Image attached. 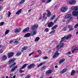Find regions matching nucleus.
Segmentation results:
<instances>
[{
    "label": "nucleus",
    "mask_w": 78,
    "mask_h": 78,
    "mask_svg": "<svg viewBox=\"0 0 78 78\" xmlns=\"http://www.w3.org/2000/svg\"><path fill=\"white\" fill-rule=\"evenodd\" d=\"M62 42L60 41V43L56 47V49L57 50L55 52V53L52 57L53 58H57V57H58V56H59V50L60 48H61L63 47V46H64V44Z\"/></svg>",
    "instance_id": "nucleus-1"
},
{
    "label": "nucleus",
    "mask_w": 78,
    "mask_h": 78,
    "mask_svg": "<svg viewBox=\"0 0 78 78\" xmlns=\"http://www.w3.org/2000/svg\"><path fill=\"white\" fill-rule=\"evenodd\" d=\"M67 27L69 28V32L71 31H73V26H71L70 25H66V27H65L62 30V31H67Z\"/></svg>",
    "instance_id": "nucleus-2"
},
{
    "label": "nucleus",
    "mask_w": 78,
    "mask_h": 78,
    "mask_svg": "<svg viewBox=\"0 0 78 78\" xmlns=\"http://www.w3.org/2000/svg\"><path fill=\"white\" fill-rule=\"evenodd\" d=\"M14 55V53L13 52H9L7 54V57L9 58H11Z\"/></svg>",
    "instance_id": "nucleus-3"
},
{
    "label": "nucleus",
    "mask_w": 78,
    "mask_h": 78,
    "mask_svg": "<svg viewBox=\"0 0 78 78\" xmlns=\"http://www.w3.org/2000/svg\"><path fill=\"white\" fill-rule=\"evenodd\" d=\"M68 8L67 7H62L61 9V11L62 12H65L67 10Z\"/></svg>",
    "instance_id": "nucleus-4"
},
{
    "label": "nucleus",
    "mask_w": 78,
    "mask_h": 78,
    "mask_svg": "<svg viewBox=\"0 0 78 78\" xmlns=\"http://www.w3.org/2000/svg\"><path fill=\"white\" fill-rule=\"evenodd\" d=\"M36 33H37L36 30H32V31L30 32L31 36H34L36 34Z\"/></svg>",
    "instance_id": "nucleus-5"
},
{
    "label": "nucleus",
    "mask_w": 78,
    "mask_h": 78,
    "mask_svg": "<svg viewBox=\"0 0 78 78\" xmlns=\"http://www.w3.org/2000/svg\"><path fill=\"white\" fill-rule=\"evenodd\" d=\"M69 3L71 5H73L76 3V1L75 0H72L69 2Z\"/></svg>",
    "instance_id": "nucleus-6"
},
{
    "label": "nucleus",
    "mask_w": 78,
    "mask_h": 78,
    "mask_svg": "<svg viewBox=\"0 0 78 78\" xmlns=\"http://www.w3.org/2000/svg\"><path fill=\"white\" fill-rule=\"evenodd\" d=\"M53 25H54V23L52 22H51L48 23V26L49 28H51V27H52Z\"/></svg>",
    "instance_id": "nucleus-7"
},
{
    "label": "nucleus",
    "mask_w": 78,
    "mask_h": 78,
    "mask_svg": "<svg viewBox=\"0 0 78 78\" xmlns=\"http://www.w3.org/2000/svg\"><path fill=\"white\" fill-rule=\"evenodd\" d=\"M72 14L73 16H75V17L78 16V11H73Z\"/></svg>",
    "instance_id": "nucleus-8"
},
{
    "label": "nucleus",
    "mask_w": 78,
    "mask_h": 78,
    "mask_svg": "<svg viewBox=\"0 0 78 78\" xmlns=\"http://www.w3.org/2000/svg\"><path fill=\"white\" fill-rule=\"evenodd\" d=\"M46 11L48 12V14H47V17H50V16H51V12L50 11L48 10H47Z\"/></svg>",
    "instance_id": "nucleus-9"
},
{
    "label": "nucleus",
    "mask_w": 78,
    "mask_h": 78,
    "mask_svg": "<svg viewBox=\"0 0 78 78\" xmlns=\"http://www.w3.org/2000/svg\"><path fill=\"white\" fill-rule=\"evenodd\" d=\"M52 72H53L52 70H48L47 71V72H46L45 75H49V74H51V73Z\"/></svg>",
    "instance_id": "nucleus-10"
},
{
    "label": "nucleus",
    "mask_w": 78,
    "mask_h": 78,
    "mask_svg": "<svg viewBox=\"0 0 78 78\" xmlns=\"http://www.w3.org/2000/svg\"><path fill=\"white\" fill-rule=\"evenodd\" d=\"M29 30H30V28L27 27L23 30L22 33H25V32H27V31H28Z\"/></svg>",
    "instance_id": "nucleus-11"
},
{
    "label": "nucleus",
    "mask_w": 78,
    "mask_h": 78,
    "mask_svg": "<svg viewBox=\"0 0 78 78\" xmlns=\"http://www.w3.org/2000/svg\"><path fill=\"white\" fill-rule=\"evenodd\" d=\"M34 66V64L32 63L28 65L27 66L28 69H31V68L33 67Z\"/></svg>",
    "instance_id": "nucleus-12"
},
{
    "label": "nucleus",
    "mask_w": 78,
    "mask_h": 78,
    "mask_svg": "<svg viewBox=\"0 0 78 78\" xmlns=\"http://www.w3.org/2000/svg\"><path fill=\"white\" fill-rule=\"evenodd\" d=\"M21 30H22V28H20L18 29H16L15 30V33H18L19 32H20V31H21Z\"/></svg>",
    "instance_id": "nucleus-13"
},
{
    "label": "nucleus",
    "mask_w": 78,
    "mask_h": 78,
    "mask_svg": "<svg viewBox=\"0 0 78 78\" xmlns=\"http://www.w3.org/2000/svg\"><path fill=\"white\" fill-rule=\"evenodd\" d=\"M30 36H31V33H27L25 35L24 37H30Z\"/></svg>",
    "instance_id": "nucleus-14"
},
{
    "label": "nucleus",
    "mask_w": 78,
    "mask_h": 78,
    "mask_svg": "<svg viewBox=\"0 0 78 78\" xmlns=\"http://www.w3.org/2000/svg\"><path fill=\"white\" fill-rule=\"evenodd\" d=\"M28 48V47L24 46L21 49V52H23V50H26Z\"/></svg>",
    "instance_id": "nucleus-15"
},
{
    "label": "nucleus",
    "mask_w": 78,
    "mask_h": 78,
    "mask_svg": "<svg viewBox=\"0 0 78 78\" xmlns=\"http://www.w3.org/2000/svg\"><path fill=\"white\" fill-rule=\"evenodd\" d=\"M28 65V64H24L22 66V67L20 68V70H22V69H23V68H25V67H27V66Z\"/></svg>",
    "instance_id": "nucleus-16"
},
{
    "label": "nucleus",
    "mask_w": 78,
    "mask_h": 78,
    "mask_svg": "<svg viewBox=\"0 0 78 78\" xmlns=\"http://www.w3.org/2000/svg\"><path fill=\"white\" fill-rule=\"evenodd\" d=\"M17 66H13V68L11 69V72H13V71H14L16 69H17Z\"/></svg>",
    "instance_id": "nucleus-17"
},
{
    "label": "nucleus",
    "mask_w": 78,
    "mask_h": 78,
    "mask_svg": "<svg viewBox=\"0 0 78 78\" xmlns=\"http://www.w3.org/2000/svg\"><path fill=\"white\" fill-rule=\"evenodd\" d=\"M45 15H46V13H44L43 15V18L44 20H46V19H47V16H45Z\"/></svg>",
    "instance_id": "nucleus-18"
},
{
    "label": "nucleus",
    "mask_w": 78,
    "mask_h": 78,
    "mask_svg": "<svg viewBox=\"0 0 78 78\" xmlns=\"http://www.w3.org/2000/svg\"><path fill=\"white\" fill-rule=\"evenodd\" d=\"M72 37V35L70 34H69L68 35L66 38V40H67V39H69L70 37Z\"/></svg>",
    "instance_id": "nucleus-19"
},
{
    "label": "nucleus",
    "mask_w": 78,
    "mask_h": 78,
    "mask_svg": "<svg viewBox=\"0 0 78 78\" xmlns=\"http://www.w3.org/2000/svg\"><path fill=\"white\" fill-rule=\"evenodd\" d=\"M71 15L70 14H68L65 16L66 19H69V18L70 17Z\"/></svg>",
    "instance_id": "nucleus-20"
},
{
    "label": "nucleus",
    "mask_w": 78,
    "mask_h": 78,
    "mask_svg": "<svg viewBox=\"0 0 78 78\" xmlns=\"http://www.w3.org/2000/svg\"><path fill=\"white\" fill-rule=\"evenodd\" d=\"M75 74V70H73L71 73V75L73 76Z\"/></svg>",
    "instance_id": "nucleus-21"
},
{
    "label": "nucleus",
    "mask_w": 78,
    "mask_h": 78,
    "mask_svg": "<svg viewBox=\"0 0 78 78\" xmlns=\"http://www.w3.org/2000/svg\"><path fill=\"white\" fill-rule=\"evenodd\" d=\"M22 12V9H20L19 11H18L17 12H16V14L17 15H19V14H20Z\"/></svg>",
    "instance_id": "nucleus-22"
},
{
    "label": "nucleus",
    "mask_w": 78,
    "mask_h": 78,
    "mask_svg": "<svg viewBox=\"0 0 78 78\" xmlns=\"http://www.w3.org/2000/svg\"><path fill=\"white\" fill-rule=\"evenodd\" d=\"M58 27V25H56L53 26L51 28V29L52 30H53L54 29H55V28H57Z\"/></svg>",
    "instance_id": "nucleus-23"
},
{
    "label": "nucleus",
    "mask_w": 78,
    "mask_h": 78,
    "mask_svg": "<svg viewBox=\"0 0 78 78\" xmlns=\"http://www.w3.org/2000/svg\"><path fill=\"white\" fill-rule=\"evenodd\" d=\"M66 38V36H64L63 37H62L61 39V40L60 41L61 42H62V41H65V39Z\"/></svg>",
    "instance_id": "nucleus-24"
},
{
    "label": "nucleus",
    "mask_w": 78,
    "mask_h": 78,
    "mask_svg": "<svg viewBox=\"0 0 78 78\" xmlns=\"http://www.w3.org/2000/svg\"><path fill=\"white\" fill-rule=\"evenodd\" d=\"M72 17H70L69 19H68L67 20V22L68 23H69L70 21H72Z\"/></svg>",
    "instance_id": "nucleus-25"
},
{
    "label": "nucleus",
    "mask_w": 78,
    "mask_h": 78,
    "mask_svg": "<svg viewBox=\"0 0 78 78\" xmlns=\"http://www.w3.org/2000/svg\"><path fill=\"white\" fill-rule=\"evenodd\" d=\"M40 39V37H37L35 39V40H34L35 42H37Z\"/></svg>",
    "instance_id": "nucleus-26"
},
{
    "label": "nucleus",
    "mask_w": 78,
    "mask_h": 78,
    "mask_svg": "<svg viewBox=\"0 0 78 78\" xmlns=\"http://www.w3.org/2000/svg\"><path fill=\"white\" fill-rule=\"evenodd\" d=\"M64 61H65V59H61L59 62V64H61V63H62Z\"/></svg>",
    "instance_id": "nucleus-27"
},
{
    "label": "nucleus",
    "mask_w": 78,
    "mask_h": 78,
    "mask_svg": "<svg viewBox=\"0 0 78 78\" xmlns=\"http://www.w3.org/2000/svg\"><path fill=\"white\" fill-rule=\"evenodd\" d=\"M67 71V69H64L63 70L61 71V73H64V72H66Z\"/></svg>",
    "instance_id": "nucleus-28"
},
{
    "label": "nucleus",
    "mask_w": 78,
    "mask_h": 78,
    "mask_svg": "<svg viewBox=\"0 0 78 78\" xmlns=\"http://www.w3.org/2000/svg\"><path fill=\"white\" fill-rule=\"evenodd\" d=\"M46 67V66H43L41 69V71H42V70H44V69H45Z\"/></svg>",
    "instance_id": "nucleus-29"
},
{
    "label": "nucleus",
    "mask_w": 78,
    "mask_h": 78,
    "mask_svg": "<svg viewBox=\"0 0 78 78\" xmlns=\"http://www.w3.org/2000/svg\"><path fill=\"white\" fill-rule=\"evenodd\" d=\"M74 11H77L78 10V7L77 6H75L73 8Z\"/></svg>",
    "instance_id": "nucleus-30"
},
{
    "label": "nucleus",
    "mask_w": 78,
    "mask_h": 78,
    "mask_svg": "<svg viewBox=\"0 0 78 78\" xmlns=\"http://www.w3.org/2000/svg\"><path fill=\"white\" fill-rule=\"evenodd\" d=\"M55 17H56V16L55 15H53V16L51 18L50 20L51 21H52V20H53L55 18Z\"/></svg>",
    "instance_id": "nucleus-31"
},
{
    "label": "nucleus",
    "mask_w": 78,
    "mask_h": 78,
    "mask_svg": "<svg viewBox=\"0 0 78 78\" xmlns=\"http://www.w3.org/2000/svg\"><path fill=\"white\" fill-rule=\"evenodd\" d=\"M44 64V62H42L40 63L39 65H38L37 66V67H40V66H42V65H43V64Z\"/></svg>",
    "instance_id": "nucleus-32"
},
{
    "label": "nucleus",
    "mask_w": 78,
    "mask_h": 78,
    "mask_svg": "<svg viewBox=\"0 0 78 78\" xmlns=\"http://www.w3.org/2000/svg\"><path fill=\"white\" fill-rule=\"evenodd\" d=\"M36 27L34 25H33L32 26V30H36Z\"/></svg>",
    "instance_id": "nucleus-33"
},
{
    "label": "nucleus",
    "mask_w": 78,
    "mask_h": 78,
    "mask_svg": "<svg viewBox=\"0 0 78 78\" xmlns=\"http://www.w3.org/2000/svg\"><path fill=\"white\" fill-rule=\"evenodd\" d=\"M25 2V0H21V2H19V4H22V3H23Z\"/></svg>",
    "instance_id": "nucleus-34"
},
{
    "label": "nucleus",
    "mask_w": 78,
    "mask_h": 78,
    "mask_svg": "<svg viewBox=\"0 0 78 78\" xmlns=\"http://www.w3.org/2000/svg\"><path fill=\"white\" fill-rule=\"evenodd\" d=\"M55 30H52L50 32V34H51L52 35H53V34L55 33Z\"/></svg>",
    "instance_id": "nucleus-35"
},
{
    "label": "nucleus",
    "mask_w": 78,
    "mask_h": 78,
    "mask_svg": "<svg viewBox=\"0 0 78 78\" xmlns=\"http://www.w3.org/2000/svg\"><path fill=\"white\" fill-rule=\"evenodd\" d=\"M15 60H16V59H10L9 61V62H13L14 61H15Z\"/></svg>",
    "instance_id": "nucleus-36"
},
{
    "label": "nucleus",
    "mask_w": 78,
    "mask_h": 78,
    "mask_svg": "<svg viewBox=\"0 0 78 78\" xmlns=\"http://www.w3.org/2000/svg\"><path fill=\"white\" fill-rule=\"evenodd\" d=\"M77 47L73 46V50H74V51H75V50H77Z\"/></svg>",
    "instance_id": "nucleus-37"
},
{
    "label": "nucleus",
    "mask_w": 78,
    "mask_h": 78,
    "mask_svg": "<svg viewBox=\"0 0 78 78\" xmlns=\"http://www.w3.org/2000/svg\"><path fill=\"white\" fill-rule=\"evenodd\" d=\"M21 53L20 52H18L16 53V55L17 56H19L21 54Z\"/></svg>",
    "instance_id": "nucleus-38"
},
{
    "label": "nucleus",
    "mask_w": 78,
    "mask_h": 78,
    "mask_svg": "<svg viewBox=\"0 0 78 78\" xmlns=\"http://www.w3.org/2000/svg\"><path fill=\"white\" fill-rule=\"evenodd\" d=\"M2 59H7V56L6 55H4L2 57Z\"/></svg>",
    "instance_id": "nucleus-39"
},
{
    "label": "nucleus",
    "mask_w": 78,
    "mask_h": 78,
    "mask_svg": "<svg viewBox=\"0 0 78 78\" xmlns=\"http://www.w3.org/2000/svg\"><path fill=\"white\" fill-rule=\"evenodd\" d=\"M37 51L39 53L38 55H41V54H42V51H41V50H38Z\"/></svg>",
    "instance_id": "nucleus-40"
},
{
    "label": "nucleus",
    "mask_w": 78,
    "mask_h": 78,
    "mask_svg": "<svg viewBox=\"0 0 78 78\" xmlns=\"http://www.w3.org/2000/svg\"><path fill=\"white\" fill-rule=\"evenodd\" d=\"M9 30H6L5 32V34H7L8 33H9Z\"/></svg>",
    "instance_id": "nucleus-41"
},
{
    "label": "nucleus",
    "mask_w": 78,
    "mask_h": 78,
    "mask_svg": "<svg viewBox=\"0 0 78 78\" xmlns=\"http://www.w3.org/2000/svg\"><path fill=\"white\" fill-rule=\"evenodd\" d=\"M11 15V13L9 11H8V17H9Z\"/></svg>",
    "instance_id": "nucleus-42"
},
{
    "label": "nucleus",
    "mask_w": 78,
    "mask_h": 78,
    "mask_svg": "<svg viewBox=\"0 0 78 78\" xmlns=\"http://www.w3.org/2000/svg\"><path fill=\"white\" fill-rule=\"evenodd\" d=\"M19 42L18 41H16L14 42V44H15L16 45H17V44H19Z\"/></svg>",
    "instance_id": "nucleus-43"
},
{
    "label": "nucleus",
    "mask_w": 78,
    "mask_h": 78,
    "mask_svg": "<svg viewBox=\"0 0 78 78\" xmlns=\"http://www.w3.org/2000/svg\"><path fill=\"white\" fill-rule=\"evenodd\" d=\"M36 29H37V28H38V24H35L34 25Z\"/></svg>",
    "instance_id": "nucleus-44"
},
{
    "label": "nucleus",
    "mask_w": 78,
    "mask_h": 78,
    "mask_svg": "<svg viewBox=\"0 0 78 78\" xmlns=\"http://www.w3.org/2000/svg\"><path fill=\"white\" fill-rule=\"evenodd\" d=\"M30 76H31L30 75H28L26 76L25 78H30Z\"/></svg>",
    "instance_id": "nucleus-45"
},
{
    "label": "nucleus",
    "mask_w": 78,
    "mask_h": 78,
    "mask_svg": "<svg viewBox=\"0 0 78 78\" xmlns=\"http://www.w3.org/2000/svg\"><path fill=\"white\" fill-rule=\"evenodd\" d=\"M71 54V52L69 51L66 54V55H70Z\"/></svg>",
    "instance_id": "nucleus-46"
},
{
    "label": "nucleus",
    "mask_w": 78,
    "mask_h": 78,
    "mask_svg": "<svg viewBox=\"0 0 78 78\" xmlns=\"http://www.w3.org/2000/svg\"><path fill=\"white\" fill-rule=\"evenodd\" d=\"M58 20V19H55L54 21L53 22V23H54H54H56V22L57 21V20Z\"/></svg>",
    "instance_id": "nucleus-47"
},
{
    "label": "nucleus",
    "mask_w": 78,
    "mask_h": 78,
    "mask_svg": "<svg viewBox=\"0 0 78 78\" xmlns=\"http://www.w3.org/2000/svg\"><path fill=\"white\" fill-rule=\"evenodd\" d=\"M78 23L75 25V26H74V28H78Z\"/></svg>",
    "instance_id": "nucleus-48"
},
{
    "label": "nucleus",
    "mask_w": 78,
    "mask_h": 78,
    "mask_svg": "<svg viewBox=\"0 0 78 78\" xmlns=\"http://www.w3.org/2000/svg\"><path fill=\"white\" fill-rule=\"evenodd\" d=\"M4 23H5L4 22H2L0 23V26H2L3 25H4Z\"/></svg>",
    "instance_id": "nucleus-49"
},
{
    "label": "nucleus",
    "mask_w": 78,
    "mask_h": 78,
    "mask_svg": "<svg viewBox=\"0 0 78 78\" xmlns=\"http://www.w3.org/2000/svg\"><path fill=\"white\" fill-rule=\"evenodd\" d=\"M45 31L46 32H48V31H49V30H48V28H46L45 29Z\"/></svg>",
    "instance_id": "nucleus-50"
},
{
    "label": "nucleus",
    "mask_w": 78,
    "mask_h": 78,
    "mask_svg": "<svg viewBox=\"0 0 78 78\" xmlns=\"http://www.w3.org/2000/svg\"><path fill=\"white\" fill-rule=\"evenodd\" d=\"M51 2V0H48L46 2V3H50Z\"/></svg>",
    "instance_id": "nucleus-51"
},
{
    "label": "nucleus",
    "mask_w": 78,
    "mask_h": 78,
    "mask_svg": "<svg viewBox=\"0 0 78 78\" xmlns=\"http://www.w3.org/2000/svg\"><path fill=\"white\" fill-rule=\"evenodd\" d=\"M34 53V52H33L29 54V56H30L32 55H33Z\"/></svg>",
    "instance_id": "nucleus-52"
},
{
    "label": "nucleus",
    "mask_w": 78,
    "mask_h": 78,
    "mask_svg": "<svg viewBox=\"0 0 78 78\" xmlns=\"http://www.w3.org/2000/svg\"><path fill=\"white\" fill-rule=\"evenodd\" d=\"M20 73H23V72H24V71L23 70H20L19 71Z\"/></svg>",
    "instance_id": "nucleus-53"
},
{
    "label": "nucleus",
    "mask_w": 78,
    "mask_h": 78,
    "mask_svg": "<svg viewBox=\"0 0 78 78\" xmlns=\"http://www.w3.org/2000/svg\"><path fill=\"white\" fill-rule=\"evenodd\" d=\"M2 9H3V7L0 6V11H1L2 10Z\"/></svg>",
    "instance_id": "nucleus-54"
},
{
    "label": "nucleus",
    "mask_w": 78,
    "mask_h": 78,
    "mask_svg": "<svg viewBox=\"0 0 78 78\" xmlns=\"http://www.w3.org/2000/svg\"><path fill=\"white\" fill-rule=\"evenodd\" d=\"M34 57L35 58H38V57H39V55H35Z\"/></svg>",
    "instance_id": "nucleus-55"
},
{
    "label": "nucleus",
    "mask_w": 78,
    "mask_h": 78,
    "mask_svg": "<svg viewBox=\"0 0 78 78\" xmlns=\"http://www.w3.org/2000/svg\"><path fill=\"white\" fill-rule=\"evenodd\" d=\"M46 0H42L41 3H44L45 2Z\"/></svg>",
    "instance_id": "nucleus-56"
},
{
    "label": "nucleus",
    "mask_w": 78,
    "mask_h": 78,
    "mask_svg": "<svg viewBox=\"0 0 78 78\" xmlns=\"http://www.w3.org/2000/svg\"><path fill=\"white\" fill-rule=\"evenodd\" d=\"M9 78H16V75H14L13 77L12 76L9 77Z\"/></svg>",
    "instance_id": "nucleus-57"
},
{
    "label": "nucleus",
    "mask_w": 78,
    "mask_h": 78,
    "mask_svg": "<svg viewBox=\"0 0 78 78\" xmlns=\"http://www.w3.org/2000/svg\"><path fill=\"white\" fill-rule=\"evenodd\" d=\"M3 52V50H0V53H2Z\"/></svg>",
    "instance_id": "nucleus-58"
},
{
    "label": "nucleus",
    "mask_w": 78,
    "mask_h": 78,
    "mask_svg": "<svg viewBox=\"0 0 78 78\" xmlns=\"http://www.w3.org/2000/svg\"><path fill=\"white\" fill-rule=\"evenodd\" d=\"M48 57L47 56H44V59H48Z\"/></svg>",
    "instance_id": "nucleus-59"
},
{
    "label": "nucleus",
    "mask_w": 78,
    "mask_h": 78,
    "mask_svg": "<svg viewBox=\"0 0 78 78\" xmlns=\"http://www.w3.org/2000/svg\"><path fill=\"white\" fill-rule=\"evenodd\" d=\"M12 66H13V65H11V66L9 67V68H11V67H12Z\"/></svg>",
    "instance_id": "nucleus-60"
},
{
    "label": "nucleus",
    "mask_w": 78,
    "mask_h": 78,
    "mask_svg": "<svg viewBox=\"0 0 78 78\" xmlns=\"http://www.w3.org/2000/svg\"><path fill=\"white\" fill-rule=\"evenodd\" d=\"M13 66H15V65H16V63L15 62L13 64H12Z\"/></svg>",
    "instance_id": "nucleus-61"
},
{
    "label": "nucleus",
    "mask_w": 78,
    "mask_h": 78,
    "mask_svg": "<svg viewBox=\"0 0 78 78\" xmlns=\"http://www.w3.org/2000/svg\"><path fill=\"white\" fill-rule=\"evenodd\" d=\"M31 10H32V9H29V10H28V12H30V11H31Z\"/></svg>",
    "instance_id": "nucleus-62"
},
{
    "label": "nucleus",
    "mask_w": 78,
    "mask_h": 78,
    "mask_svg": "<svg viewBox=\"0 0 78 78\" xmlns=\"http://www.w3.org/2000/svg\"><path fill=\"white\" fill-rule=\"evenodd\" d=\"M13 42V41H11L9 42V43L11 44V43H12V42Z\"/></svg>",
    "instance_id": "nucleus-63"
},
{
    "label": "nucleus",
    "mask_w": 78,
    "mask_h": 78,
    "mask_svg": "<svg viewBox=\"0 0 78 78\" xmlns=\"http://www.w3.org/2000/svg\"><path fill=\"white\" fill-rule=\"evenodd\" d=\"M40 78H44V76H41Z\"/></svg>",
    "instance_id": "nucleus-64"
}]
</instances>
